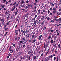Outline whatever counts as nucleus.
<instances>
[{"label":"nucleus","mask_w":61,"mask_h":61,"mask_svg":"<svg viewBox=\"0 0 61 61\" xmlns=\"http://www.w3.org/2000/svg\"><path fill=\"white\" fill-rule=\"evenodd\" d=\"M23 42H24V43L22 44V45L25 44V43H26L27 42V41H26V40H25L23 41Z\"/></svg>","instance_id":"obj_1"},{"label":"nucleus","mask_w":61,"mask_h":61,"mask_svg":"<svg viewBox=\"0 0 61 61\" xmlns=\"http://www.w3.org/2000/svg\"><path fill=\"white\" fill-rule=\"evenodd\" d=\"M0 21H2V23H3L4 22V21H5V20L3 18H2L0 20Z\"/></svg>","instance_id":"obj_2"},{"label":"nucleus","mask_w":61,"mask_h":61,"mask_svg":"<svg viewBox=\"0 0 61 61\" xmlns=\"http://www.w3.org/2000/svg\"><path fill=\"white\" fill-rule=\"evenodd\" d=\"M22 47V45L21 44L19 45V49H21Z\"/></svg>","instance_id":"obj_3"},{"label":"nucleus","mask_w":61,"mask_h":61,"mask_svg":"<svg viewBox=\"0 0 61 61\" xmlns=\"http://www.w3.org/2000/svg\"><path fill=\"white\" fill-rule=\"evenodd\" d=\"M10 52L11 53H13V52H14V50L11 49L10 51Z\"/></svg>","instance_id":"obj_4"},{"label":"nucleus","mask_w":61,"mask_h":61,"mask_svg":"<svg viewBox=\"0 0 61 61\" xmlns=\"http://www.w3.org/2000/svg\"><path fill=\"white\" fill-rule=\"evenodd\" d=\"M43 52V50H41L38 53L39 54H40V53H42Z\"/></svg>","instance_id":"obj_5"},{"label":"nucleus","mask_w":61,"mask_h":61,"mask_svg":"<svg viewBox=\"0 0 61 61\" xmlns=\"http://www.w3.org/2000/svg\"><path fill=\"white\" fill-rule=\"evenodd\" d=\"M48 57H46L45 59V61H48Z\"/></svg>","instance_id":"obj_6"},{"label":"nucleus","mask_w":61,"mask_h":61,"mask_svg":"<svg viewBox=\"0 0 61 61\" xmlns=\"http://www.w3.org/2000/svg\"><path fill=\"white\" fill-rule=\"evenodd\" d=\"M14 38H15V39L16 41V40L17 39V36H15Z\"/></svg>","instance_id":"obj_7"},{"label":"nucleus","mask_w":61,"mask_h":61,"mask_svg":"<svg viewBox=\"0 0 61 61\" xmlns=\"http://www.w3.org/2000/svg\"><path fill=\"white\" fill-rule=\"evenodd\" d=\"M28 52H29V53H30V52H31V49H29L27 51Z\"/></svg>","instance_id":"obj_8"},{"label":"nucleus","mask_w":61,"mask_h":61,"mask_svg":"<svg viewBox=\"0 0 61 61\" xmlns=\"http://www.w3.org/2000/svg\"><path fill=\"white\" fill-rule=\"evenodd\" d=\"M6 17L7 19V20H9V18H10V16L9 17H9L7 16H6Z\"/></svg>","instance_id":"obj_9"},{"label":"nucleus","mask_w":61,"mask_h":61,"mask_svg":"<svg viewBox=\"0 0 61 61\" xmlns=\"http://www.w3.org/2000/svg\"><path fill=\"white\" fill-rule=\"evenodd\" d=\"M33 60H36V57L35 56H33Z\"/></svg>","instance_id":"obj_10"},{"label":"nucleus","mask_w":61,"mask_h":61,"mask_svg":"<svg viewBox=\"0 0 61 61\" xmlns=\"http://www.w3.org/2000/svg\"><path fill=\"white\" fill-rule=\"evenodd\" d=\"M29 36V34H28V35H26V38H28Z\"/></svg>","instance_id":"obj_11"},{"label":"nucleus","mask_w":61,"mask_h":61,"mask_svg":"<svg viewBox=\"0 0 61 61\" xmlns=\"http://www.w3.org/2000/svg\"><path fill=\"white\" fill-rule=\"evenodd\" d=\"M7 29H8V28L7 27H6L5 28V31H7Z\"/></svg>","instance_id":"obj_12"},{"label":"nucleus","mask_w":61,"mask_h":61,"mask_svg":"<svg viewBox=\"0 0 61 61\" xmlns=\"http://www.w3.org/2000/svg\"><path fill=\"white\" fill-rule=\"evenodd\" d=\"M36 40L34 39V40L33 41V42H32V43L33 44H34L35 42H36Z\"/></svg>","instance_id":"obj_13"},{"label":"nucleus","mask_w":61,"mask_h":61,"mask_svg":"<svg viewBox=\"0 0 61 61\" xmlns=\"http://www.w3.org/2000/svg\"><path fill=\"white\" fill-rule=\"evenodd\" d=\"M37 48H38L37 51H38V52H39V50L40 49V48H36V50H37Z\"/></svg>","instance_id":"obj_14"},{"label":"nucleus","mask_w":61,"mask_h":61,"mask_svg":"<svg viewBox=\"0 0 61 61\" xmlns=\"http://www.w3.org/2000/svg\"><path fill=\"white\" fill-rule=\"evenodd\" d=\"M26 55H25L24 56L23 58L24 59H25V58H26Z\"/></svg>","instance_id":"obj_15"},{"label":"nucleus","mask_w":61,"mask_h":61,"mask_svg":"<svg viewBox=\"0 0 61 61\" xmlns=\"http://www.w3.org/2000/svg\"><path fill=\"white\" fill-rule=\"evenodd\" d=\"M54 21H57L59 20H58L57 18H56V19H54Z\"/></svg>","instance_id":"obj_16"},{"label":"nucleus","mask_w":61,"mask_h":61,"mask_svg":"<svg viewBox=\"0 0 61 61\" xmlns=\"http://www.w3.org/2000/svg\"><path fill=\"white\" fill-rule=\"evenodd\" d=\"M25 37H24V38H22V41H24V40H25Z\"/></svg>","instance_id":"obj_17"},{"label":"nucleus","mask_w":61,"mask_h":61,"mask_svg":"<svg viewBox=\"0 0 61 61\" xmlns=\"http://www.w3.org/2000/svg\"><path fill=\"white\" fill-rule=\"evenodd\" d=\"M56 8H57V7L56 6V8H53V9L54 10H55V11H56Z\"/></svg>","instance_id":"obj_18"},{"label":"nucleus","mask_w":61,"mask_h":61,"mask_svg":"<svg viewBox=\"0 0 61 61\" xmlns=\"http://www.w3.org/2000/svg\"><path fill=\"white\" fill-rule=\"evenodd\" d=\"M48 46V44H46V49H47V47Z\"/></svg>","instance_id":"obj_19"},{"label":"nucleus","mask_w":61,"mask_h":61,"mask_svg":"<svg viewBox=\"0 0 61 61\" xmlns=\"http://www.w3.org/2000/svg\"><path fill=\"white\" fill-rule=\"evenodd\" d=\"M56 12V10H54L53 12V14H55Z\"/></svg>","instance_id":"obj_20"},{"label":"nucleus","mask_w":61,"mask_h":61,"mask_svg":"<svg viewBox=\"0 0 61 61\" xmlns=\"http://www.w3.org/2000/svg\"><path fill=\"white\" fill-rule=\"evenodd\" d=\"M23 43V41H21L20 42L19 44H22Z\"/></svg>","instance_id":"obj_21"},{"label":"nucleus","mask_w":61,"mask_h":61,"mask_svg":"<svg viewBox=\"0 0 61 61\" xmlns=\"http://www.w3.org/2000/svg\"><path fill=\"white\" fill-rule=\"evenodd\" d=\"M51 44H53V40L52 39H51Z\"/></svg>","instance_id":"obj_22"},{"label":"nucleus","mask_w":61,"mask_h":61,"mask_svg":"<svg viewBox=\"0 0 61 61\" xmlns=\"http://www.w3.org/2000/svg\"><path fill=\"white\" fill-rule=\"evenodd\" d=\"M33 54H36V51H34L33 52Z\"/></svg>","instance_id":"obj_23"},{"label":"nucleus","mask_w":61,"mask_h":61,"mask_svg":"<svg viewBox=\"0 0 61 61\" xmlns=\"http://www.w3.org/2000/svg\"><path fill=\"white\" fill-rule=\"evenodd\" d=\"M44 16H43L42 17L41 19V20H43V19H44Z\"/></svg>","instance_id":"obj_24"},{"label":"nucleus","mask_w":61,"mask_h":61,"mask_svg":"<svg viewBox=\"0 0 61 61\" xmlns=\"http://www.w3.org/2000/svg\"><path fill=\"white\" fill-rule=\"evenodd\" d=\"M53 17L54 19H56V18H57V17L56 16H54Z\"/></svg>","instance_id":"obj_25"},{"label":"nucleus","mask_w":61,"mask_h":61,"mask_svg":"<svg viewBox=\"0 0 61 61\" xmlns=\"http://www.w3.org/2000/svg\"><path fill=\"white\" fill-rule=\"evenodd\" d=\"M59 31H58L57 32V36H58L59 35Z\"/></svg>","instance_id":"obj_26"},{"label":"nucleus","mask_w":61,"mask_h":61,"mask_svg":"<svg viewBox=\"0 0 61 61\" xmlns=\"http://www.w3.org/2000/svg\"><path fill=\"white\" fill-rule=\"evenodd\" d=\"M52 57H53V56L51 55L49 57V58L50 59V58H52Z\"/></svg>","instance_id":"obj_27"},{"label":"nucleus","mask_w":61,"mask_h":61,"mask_svg":"<svg viewBox=\"0 0 61 61\" xmlns=\"http://www.w3.org/2000/svg\"><path fill=\"white\" fill-rule=\"evenodd\" d=\"M30 56H29V55H27V56H26V57L27 58L28 57L29 58V57Z\"/></svg>","instance_id":"obj_28"},{"label":"nucleus","mask_w":61,"mask_h":61,"mask_svg":"<svg viewBox=\"0 0 61 61\" xmlns=\"http://www.w3.org/2000/svg\"><path fill=\"white\" fill-rule=\"evenodd\" d=\"M29 30H30L29 29V30H28L26 31V32H27V33H28V32H29Z\"/></svg>","instance_id":"obj_29"},{"label":"nucleus","mask_w":61,"mask_h":61,"mask_svg":"<svg viewBox=\"0 0 61 61\" xmlns=\"http://www.w3.org/2000/svg\"><path fill=\"white\" fill-rule=\"evenodd\" d=\"M16 4V2H15L14 3V4L13 5H12L13 6H14V5H15V4Z\"/></svg>","instance_id":"obj_30"},{"label":"nucleus","mask_w":61,"mask_h":61,"mask_svg":"<svg viewBox=\"0 0 61 61\" xmlns=\"http://www.w3.org/2000/svg\"><path fill=\"white\" fill-rule=\"evenodd\" d=\"M32 41H33V40H32V39H31V40H29V42H31Z\"/></svg>","instance_id":"obj_31"},{"label":"nucleus","mask_w":61,"mask_h":61,"mask_svg":"<svg viewBox=\"0 0 61 61\" xmlns=\"http://www.w3.org/2000/svg\"><path fill=\"white\" fill-rule=\"evenodd\" d=\"M25 5V4H23L21 6V7H24Z\"/></svg>","instance_id":"obj_32"},{"label":"nucleus","mask_w":61,"mask_h":61,"mask_svg":"<svg viewBox=\"0 0 61 61\" xmlns=\"http://www.w3.org/2000/svg\"><path fill=\"white\" fill-rule=\"evenodd\" d=\"M54 21L55 20H54V19L53 20H51V22H52V23H53V22H54Z\"/></svg>","instance_id":"obj_33"},{"label":"nucleus","mask_w":61,"mask_h":61,"mask_svg":"<svg viewBox=\"0 0 61 61\" xmlns=\"http://www.w3.org/2000/svg\"><path fill=\"white\" fill-rule=\"evenodd\" d=\"M36 35H34V37H35V38H36V37H37V36H36Z\"/></svg>","instance_id":"obj_34"},{"label":"nucleus","mask_w":61,"mask_h":61,"mask_svg":"<svg viewBox=\"0 0 61 61\" xmlns=\"http://www.w3.org/2000/svg\"><path fill=\"white\" fill-rule=\"evenodd\" d=\"M32 38L33 39L34 37V35H32Z\"/></svg>","instance_id":"obj_35"},{"label":"nucleus","mask_w":61,"mask_h":61,"mask_svg":"<svg viewBox=\"0 0 61 61\" xmlns=\"http://www.w3.org/2000/svg\"><path fill=\"white\" fill-rule=\"evenodd\" d=\"M31 58L30 57V56L28 58V60L29 61L30 60Z\"/></svg>","instance_id":"obj_36"},{"label":"nucleus","mask_w":61,"mask_h":61,"mask_svg":"<svg viewBox=\"0 0 61 61\" xmlns=\"http://www.w3.org/2000/svg\"><path fill=\"white\" fill-rule=\"evenodd\" d=\"M41 37H40V36H39V37L38 39L39 40H41Z\"/></svg>","instance_id":"obj_37"},{"label":"nucleus","mask_w":61,"mask_h":61,"mask_svg":"<svg viewBox=\"0 0 61 61\" xmlns=\"http://www.w3.org/2000/svg\"><path fill=\"white\" fill-rule=\"evenodd\" d=\"M45 21V20H44L43 22H42V23H41V25H42L43 24H44V22Z\"/></svg>","instance_id":"obj_38"},{"label":"nucleus","mask_w":61,"mask_h":61,"mask_svg":"<svg viewBox=\"0 0 61 61\" xmlns=\"http://www.w3.org/2000/svg\"><path fill=\"white\" fill-rule=\"evenodd\" d=\"M43 55H44V54H43V53H42L41 54V56H43Z\"/></svg>","instance_id":"obj_39"},{"label":"nucleus","mask_w":61,"mask_h":61,"mask_svg":"<svg viewBox=\"0 0 61 61\" xmlns=\"http://www.w3.org/2000/svg\"><path fill=\"white\" fill-rule=\"evenodd\" d=\"M3 2H4L3 3H5L6 2V0H3Z\"/></svg>","instance_id":"obj_40"},{"label":"nucleus","mask_w":61,"mask_h":61,"mask_svg":"<svg viewBox=\"0 0 61 61\" xmlns=\"http://www.w3.org/2000/svg\"><path fill=\"white\" fill-rule=\"evenodd\" d=\"M24 33H26V31H25V30L23 31L22 33H23L24 34Z\"/></svg>","instance_id":"obj_41"},{"label":"nucleus","mask_w":61,"mask_h":61,"mask_svg":"<svg viewBox=\"0 0 61 61\" xmlns=\"http://www.w3.org/2000/svg\"><path fill=\"white\" fill-rule=\"evenodd\" d=\"M25 46H26V45L25 44H24L22 46H23V47H25Z\"/></svg>","instance_id":"obj_42"},{"label":"nucleus","mask_w":61,"mask_h":61,"mask_svg":"<svg viewBox=\"0 0 61 61\" xmlns=\"http://www.w3.org/2000/svg\"><path fill=\"white\" fill-rule=\"evenodd\" d=\"M58 15H61V13L60 12V13L59 14H58Z\"/></svg>","instance_id":"obj_43"},{"label":"nucleus","mask_w":61,"mask_h":61,"mask_svg":"<svg viewBox=\"0 0 61 61\" xmlns=\"http://www.w3.org/2000/svg\"><path fill=\"white\" fill-rule=\"evenodd\" d=\"M27 23H28V21L26 22L25 23V25H26L27 24Z\"/></svg>","instance_id":"obj_44"},{"label":"nucleus","mask_w":61,"mask_h":61,"mask_svg":"<svg viewBox=\"0 0 61 61\" xmlns=\"http://www.w3.org/2000/svg\"><path fill=\"white\" fill-rule=\"evenodd\" d=\"M58 48H60V44H59L58 45Z\"/></svg>","instance_id":"obj_45"},{"label":"nucleus","mask_w":61,"mask_h":61,"mask_svg":"<svg viewBox=\"0 0 61 61\" xmlns=\"http://www.w3.org/2000/svg\"><path fill=\"white\" fill-rule=\"evenodd\" d=\"M19 50V48L18 47L17 48H16V51H18Z\"/></svg>","instance_id":"obj_46"},{"label":"nucleus","mask_w":61,"mask_h":61,"mask_svg":"<svg viewBox=\"0 0 61 61\" xmlns=\"http://www.w3.org/2000/svg\"><path fill=\"white\" fill-rule=\"evenodd\" d=\"M15 6V7H17V6H18V5H17V4H16L15 5H14Z\"/></svg>","instance_id":"obj_47"},{"label":"nucleus","mask_w":61,"mask_h":61,"mask_svg":"<svg viewBox=\"0 0 61 61\" xmlns=\"http://www.w3.org/2000/svg\"><path fill=\"white\" fill-rule=\"evenodd\" d=\"M52 8H51L50 9V10L51 11H52Z\"/></svg>","instance_id":"obj_48"},{"label":"nucleus","mask_w":61,"mask_h":61,"mask_svg":"<svg viewBox=\"0 0 61 61\" xmlns=\"http://www.w3.org/2000/svg\"><path fill=\"white\" fill-rule=\"evenodd\" d=\"M57 24H56L55 25V27H56V26H57Z\"/></svg>","instance_id":"obj_49"},{"label":"nucleus","mask_w":61,"mask_h":61,"mask_svg":"<svg viewBox=\"0 0 61 61\" xmlns=\"http://www.w3.org/2000/svg\"><path fill=\"white\" fill-rule=\"evenodd\" d=\"M27 14L25 15V17H27V16H27Z\"/></svg>","instance_id":"obj_50"},{"label":"nucleus","mask_w":61,"mask_h":61,"mask_svg":"<svg viewBox=\"0 0 61 61\" xmlns=\"http://www.w3.org/2000/svg\"><path fill=\"white\" fill-rule=\"evenodd\" d=\"M48 13L49 14V13H50V11H49V10H48Z\"/></svg>","instance_id":"obj_51"},{"label":"nucleus","mask_w":61,"mask_h":61,"mask_svg":"<svg viewBox=\"0 0 61 61\" xmlns=\"http://www.w3.org/2000/svg\"><path fill=\"white\" fill-rule=\"evenodd\" d=\"M49 19H50L49 17H48L47 18V20H49Z\"/></svg>","instance_id":"obj_52"},{"label":"nucleus","mask_w":61,"mask_h":61,"mask_svg":"<svg viewBox=\"0 0 61 61\" xmlns=\"http://www.w3.org/2000/svg\"><path fill=\"white\" fill-rule=\"evenodd\" d=\"M18 32V30H15V33H16V32Z\"/></svg>","instance_id":"obj_53"},{"label":"nucleus","mask_w":61,"mask_h":61,"mask_svg":"<svg viewBox=\"0 0 61 61\" xmlns=\"http://www.w3.org/2000/svg\"><path fill=\"white\" fill-rule=\"evenodd\" d=\"M58 21H61V18L59 19Z\"/></svg>","instance_id":"obj_54"},{"label":"nucleus","mask_w":61,"mask_h":61,"mask_svg":"<svg viewBox=\"0 0 61 61\" xmlns=\"http://www.w3.org/2000/svg\"><path fill=\"white\" fill-rule=\"evenodd\" d=\"M39 44H40V43H39V42L38 43V44H37V46H38Z\"/></svg>","instance_id":"obj_55"},{"label":"nucleus","mask_w":61,"mask_h":61,"mask_svg":"<svg viewBox=\"0 0 61 61\" xmlns=\"http://www.w3.org/2000/svg\"><path fill=\"white\" fill-rule=\"evenodd\" d=\"M53 38H54V37H55V36H54V35H52V36Z\"/></svg>","instance_id":"obj_56"},{"label":"nucleus","mask_w":61,"mask_h":61,"mask_svg":"<svg viewBox=\"0 0 61 61\" xmlns=\"http://www.w3.org/2000/svg\"><path fill=\"white\" fill-rule=\"evenodd\" d=\"M35 23H34L33 25H32V26H35V25H34Z\"/></svg>","instance_id":"obj_57"},{"label":"nucleus","mask_w":61,"mask_h":61,"mask_svg":"<svg viewBox=\"0 0 61 61\" xmlns=\"http://www.w3.org/2000/svg\"><path fill=\"white\" fill-rule=\"evenodd\" d=\"M28 2H29V1H28V0H27L26 2V4H27V3H28Z\"/></svg>","instance_id":"obj_58"},{"label":"nucleus","mask_w":61,"mask_h":61,"mask_svg":"<svg viewBox=\"0 0 61 61\" xmlns=\"http://www.w3.org/2000/svg\"><path fill=\"white\" fill-rule=\"evenodd\" d=\"M36 6H35L34 8L33 9H36Z\"/></svg>","instance_id":"obj_59"},{"label":"nucleus","mask_w":61,"mask_h":61,"mask_svg":"<svg viewBox=\"0 0 61 61\" xmlns=\"http://www.w3.org/2000/svg\"><path fill=\"white\" fill-rule=\"evenodd\" d=\"M14 10V8H12L11 9V11H13V10Z\"/></svg>","instance_id":"obj_60"},{"label":"nucleus","mask_w":61,"mask_h":61,"mask_svg":"<svg viewBox=\"0 0 61 61\" xmlns=\"http://www.w3.org/2000/svg\"><path fill=\"white\" fill-rule=\"evenodd\" d=\"M17 13V12H16L15 13V15H16Z\"/></svg>","instance_id":"obj_61"},{"label":"nucleus","mask_w":61,"mask_h":61,"mask_svg":"<svg viewBox=\"0 0 61 61\" xmlns=\"http://www.w3.org/2000/svg\"><path fill=\"white\" fill-rule=\"evenodd\" d=\"M2 6H3V5L2 4V5H1L0 6V7H2Z\"/></svg>","instance_id":"obj_62"},{"label":"nucleus","mask_w":61,"mask_h":61,"mask_svg":"<svg viewBox=\"0 0 61 61\" xmlns=\"http://www.w3.org/2000/svg\"><path fill=\"white\" fill-rule=\"evenodd\" d=\"M36 17H37V15H35V16L34 17H35V18H36Z\"/></svg>","instance_id":"obj_63"},{"label":"nucleus","mask_w":61,"mask_h":61,"mask_svg":"<svg viewBox=\"0 0 61 61\" xmlns=\"http://www.w3.org/2000/svg\"><path fill=\"white\" fill-rule=\"evenodd\" d=\"M37 7H38V6L39 7V6H40V5H37Z\"/></svg>","instance_id":"obj_64"}]
</instances>
